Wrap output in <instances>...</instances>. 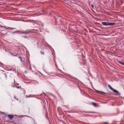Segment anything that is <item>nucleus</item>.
<instances>
[{"instance_id":"1","label":"nucleus","mask_w":124,"mask_h":124,"mask_svg":"<svg viewBox=\"0 0 124 124\" xmlns=\"http://www.w3.org/2000/svg\"><path fill=\"white\" fill-rule=\"evenodd\" d=\"M108 86L111 90H112L116 94V95L118 96L121 95V93H119L118 91L113 88L110 85L108 84Z\"/></svg>"},{"instance_id":"2","label":"nucleus","mask_w":124,"mask_h":124,"mask_svg":"<svg viewBox=\"0 0 124 124\" xmlns=\"http://www.w3.org/2000/svg\"><path fill=\"white\" fill-rule=\"evenodd\" d=\"M115 24V23H110L107 22H102V24L105 26L112 25Z\"/></svg>"},{"instance_id":"3","label":"nucleus","mask_w":124,"mask_h":124,"mask_svg":"<svg viewBox=\"0 0 124 124\" xmlns=\"http://www.w3.org/2000/svg\"><path fill=\"white\" fill-rule=\"evenodd\" d=\"M14 115H10L8 114L7 115V116L8 118L10 120H12L13 118L14 117Z\"/></svg>"},{"instance_id":"4","label":"nucleus","mask_w":124,"mask_h":124,"mask_svg":"<svg viewBox=\"0 0 124 124\" xmlns=\"http://www.w3.org/2000/svg\"><path fill=\"white\" fill-rule=\"evenodd\" d=\"M96 92L98 93H102V94H106V93L104 92H102V91H96Z\"/></svg>"},{"instance_id":"5","label":"nucleus","mask_w":124,"mask_h":124,"mask_svg":"<svg viewBox=\"0 0 124 124\" xmlns=\"http://www.w3.org/2000/svg\"><path fill=\"white\" fill-rule=\"evenodd\" d=\"M19 58L20 59L21 62L23 64H24V61L22 60V58L21 57H19Z\"/></svg>"},{"instance_id":"6","label":"nucleus","mask_w":124,"mask_h":124,"mask_svg":"<svg viewBox=\"0 0 124 124\" xmlns=\"http://www.w3.org/2000/svg\"><path fill=\"white\" fill-rule=\"evenodd\" d=\"M92 104L95 107H97V104L96 103H93Z\"/></svg>"},{"instance_id":"7","label":"nucleus","mask_w":124,"mask_h":124,"mask_svg":"<svg viewBox=\"0 0 124 124\" xmlns=\"http://www.w3.org/2000/svg\"><path fill=\"white\" fill-rule=\"evenodd\" d=\"M15 32L18 33L19 34H21L22 33V32H21L20 31H15Z\"/></svg>"},{"instance_id":"8","label":"nucleus","mask_w":124,"mask_h":124,"mask_svg":"<svg viewBox=\"0 0 124 124\" xmlns=\"http://www.w3.org/2000/svg\"><path fill=\"white\" fill-rule=\"evenodd\" d=\"M40 53L41 54L44 55V52L43 51H40Z\"/></svg>"},{"instance_id":"9","label":"nucleus","mask_w":124,"mask_h":124,"mask_svg":"<svg viewBox=\"0 0 124 124\" xmlns=\"http://www.w3.org/2000/svg\"><path fill=\"white\" fill-rule=\"evenodd\" d=\"M119 62L120 63V64L124 65V63H123V62Z\"/></svg>"},{"instance_id":"10","label":"nucleus","mask_w":124,"mask_h":124,"mask_svg":"<svg viewBox=\"0 0 124 124\" xmlns=\"http://www.w3.org/2000/svg\"><path fill=\"white\" fill-rule=\"evenodd\" d=\"M108 124V123L107 122H105L103 123H102L101 124Z\"/></svg>"},{"instance_id":"11","label":"nucleus","mask_w":124,"mask_h":124,"mask_svg":"<svg viewBox=\"0 0 124 124\" xmlns=\"http://www.w3.org/2000/svg\"><path fill=\"white\" fill-rule=\"evenodd\" d=\"M22 32V33H28V32Z\"/></svg>"},{"instance_id":"12","label":"nucleus","mask_w":124,"mask_h":124,"mask_svg":"<svg viewBox=\"0 0 124 124\" xmlns=\"http://www.w3.org/2000/svg\"><path fill=\"white\" fill-rule=\"evenodd\" d=\"M91 7H92V8H94V5H93V4H92V5H91Z\"/></svg>"},{"instance_id":"13","label":"nucleus","mask_w":124,"mask_h":124,"mask_svg":"<svg viewBox=\"0 0 124 124\" xmlns=\"http://www.w3.org/2000/svg\"><path fill=\"white\" fill-rule=\"evenodd\" d=\"M14 98H15V99H16L17 100H18V99H17V98L16 99V97H15V96H14Z\"/></svg>"},{"instance_id":"14","label":"nucleus","mask_w":124,"mask_h":124,"mask_svg":"<svg viewBox=\"0 0 124 124\" xmlns=\"http://www.w3.org/2000/svg\"><path fill=\"white\" fill-rule=\"evenodd\" d=\"M55 66L56 67H57V65L56 63L55 62Z\"/></svg>"},{"instance_id":"15","label":"nucleus","mask_w":124,"mask_h":124,"mask_svg":"<svg viewBox=\"0 0 124 124\" xmlns=\"http://www.w3.org/2000/svg\"><path fill=\"white\" fill-rule=\"evenodd\" d=\"M13 29H13V28H11V29H10V30H13Z\"/></svg>"},{"instance_id":"16","label":"nucleus","mask_w":124,"mask_h":124,"mask_svg":"<svg viewBox=\"0 0 124 124\" xmlns=\"http://www.w3.org/2000/svg\"><path fill=\"white\" fill-rule=\"evenodd\" d=\"M11 54L12 55H13V54Z\"/></svg>"},{"instance_id":"17","label":"nucleus","mask_w":124,"mask_h":124,"mask_svg":"<svg viewBox=\"0 0 124 124\" xmlns=\"http://www.w3.org/2000/svg\"><path fill=\"white\" fill-rule=\"evenodd\" d=\"M59 70L60 71V72H61V73H62V71L60 70Z\"/></svg>"},{"instance_id":"18","label":"nucleus","mask_w":124,"mask_h":124,"mask_svg":"<svg viewBox=\"0 0 124 124\" xmlns=\"http://www.w3.org/2000/svg\"><path fill=\"white\" fill-rule=\"evenodd\" d=\"M13 56H16V55H13Z\"/></svg>"},{"instance_id":"19","label":"nucleus","mask_w":124,"mask_h":124,"mask_svg":"<svg viewBox=\"0 0 124 124\" xmlns=\"http://www.w3.org/2000/svg\"><path fill=\"white\" fill-rule=\"evenodd\" d=\"M0 64H2V63H1V62H0Z\"/></svg>"},{"instance_id":"20","label":"nucleus","mask_w":124,"mask_h":124,"mask_svg":"<svg viewBox=\"0 0 124 124\" xmlns=\"http://www.w3.org/2000/svg\"><path fill=\"white\" fill-rule=\"evenodd\" d=\"M37 44L38 45L39 44V43H37Z\"/></svg>"},{"instance_id":"21","label":"nucleus","mask_w":124,"mask_h":124,"mask_svg":"<svg viewBox=\"0 0 124 124\" xmlns=\"http://www.w3.org/2000/svg\"><path fill=\"white\" fill-rule=\"evenodd\" d=\"M14 83H15V79H14Z\"/></svg>"},{"instance_id":"22","label":"nucleus","mask_w":124,"mask_h":124,"mask_svg":"<svg viewBox=\"0 0 124 124\" xmlns=\"http://www.w3.org/2000/svg\"><path fill=\"white\" fill-rule=\"evenodd\" d=\"M16 85H19V84H17V83H16Z\"/></svg>"},{"instance_id":"23","label":"nucleus","mask_w":124,"mask_h":124,"mask_svg":"<svg viewBox=\"0 0 124 124\" xmlns=\"http://www.w3.org/2000/svg\"><path fill=\"white\" fill-rule=\"evenodd\" d=\"M17 87V88H19V87Z\"/></svg>"},{"instance_id":"24","label":"nucleus","mask_w":124,"mask_h":124,"mask_svg":"<svg viewBox=\"0 0 124 124\" xmlns=\"http://www.w3.org/2000/svg\"><path fill=\"white\" fill-rule=\"evenodd\" d=\"M27 71H25V73H26Z\"/></svg>"}]
</instances>
